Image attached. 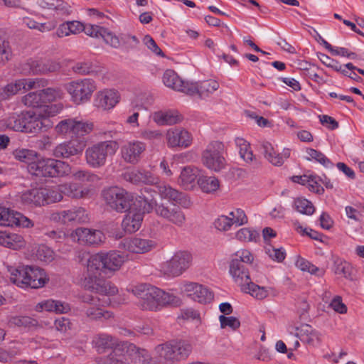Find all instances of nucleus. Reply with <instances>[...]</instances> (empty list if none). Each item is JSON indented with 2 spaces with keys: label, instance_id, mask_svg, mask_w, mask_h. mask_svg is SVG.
Returning a JSON list of instances; mask_svg holds the SVG:
<instances>
[{
  "label": "nucleus",
  "instance_id": "1",
  "mask_svg": "<svg viewBox=\"0 0 364 364\" xmlns=\"http://www.w3.org/2000/svg\"><path fill=\"white\" fill-rule=\"evenodd\" d=\"M132 293L139 299V306L142 310L157 311L168 306H178L181 299L175 295L149 284H141L132 289Z\"/></svg>",
  "mask_w": 364,
  "mask_h": 364
},
{
  "label": "nucleus",
  "instance_id": "2",
  "mask_svg": "<svg viewBox=\"0 0 364 364\" xmlns=\"http://www.w3.org/2000/svg\"><path fill=\"white\" fill-rule=\"evenodd\" d=\"M102 252L91 255L87 260V276L85 278L83 285L85 289L102 295H114L118 289L112 283L100 278L97 274L104 271Z\"/></svg>",
  "mask_w": 364,
  "mask_h": 364
},
{
  "label": "nucleus",
  "instance_id": "3",
  "mask_svg": "<svg viewBox=\"0 0 364 364\" xmlns=\"http://www.w3.org/2000/svg\"><path fill=\"white\" fill-rule=\"evenodd\" d=\"M193 350L190 341L176 339L156 346L154 348L156 357L159 360L173 364L186 360Z\"/></svg>",
  "mask_w": 364,
  "mask_h": 364
},
{
  "label": "nucleus",
  "instance_id": "4",
  "mask_svg": "<svg viewBox=\"0 0 364 364\" xmlns=\"http://www.w3.org/2000/svg\"><path fill=\"white\" fill-rule=\"evenodd\" d=\"M11 273V281L19 287H30L33 289L42 287L48 280L46 272L38 268L26 266L21 269L8 267Z\"/></svg>",
  "mask_w": 364,
  "mask_h": 364
},
{
  "label": "nucleus",
  "instance_id": "5",
  "mask_svg": "<svg viewBox=\"0 0 364 364\" xmlns=\"http://www.w3.org/2000/svg\"><path fill=\"white\" fill-rule=\"evenodd\" d=\"M63 109L60 103L47 106L43 112H33V111L25 112V131L28 133H37L43 129H47L52 126L49 117L54 116Z\"/></svg>",
  "mask_w": 364,
  "mask_h": 364
},
{
  "label": "nucleus",
  "instance_id": "6",
  "mask_svg": "<svg viewBox=\"0 0 364 364\" xmlns=\"http://www.w3.org/2000/svg\"><path fill=\"white\" fill-rule=\"evenodd\" d=\"M118 149L119 144L116 141L98 142L85 150L86 162L91 168H101L106 164L107 157L114 156Z\"/></svg>",
  "mask_w": 364,
  "mask_h": 364
},
{
  "label": "nucleus",
  "instance_id": "7",
  "mask_svg": "<svg viewBox=\"0 0 364 364\" xmlns=\"http://www.w3.org/2000/svg\"><path fill=\"white\" fill-rule=\"evenodd\" d=\"M102 196L112 210L119 213L130 210L134 203L133 194L119 186H111L104 189Z\"/></svg>",
  "mask_w": 364,
  "mask_h": 364
},
{
  "label": "nucleus",
  "instance_id": "8",
  "mask_svg": "<svg viewBox=\"0 0 364 364\" xmlns=\"http://www.w3.org/2000/svg\"><path fill=\"white\" fill-rule=\"evenodd\" d=\"M28 172L37 177L63 176L68 171V165L53 159H36L28 166Z\"/></svg>",
  "mask_w": 364,
  "mask_h": 364
},
{
  "label": "nucleus",
  "instance_id": "9",
  "mask_svg": "<svg viewBox=\"0 0 364 364\" xmlns=\"http://www.w3.org/2000/svg\"><path fill=\"white\" fill-rule=\"evenodd\" d=\"M224 145L215 141L210 142L203 151V164L209 169L220 171L225 166V159L223 156Z\"/></svg>",
  "mask_w": 364,
  "mask_h": 364
},
{
  "label": "nucleus",
  "instance_id": "10",
  "mask_svg": "<svg viewBox=\"0 0 364 364\" xmlns=\"http://www.w3.org/2000/svg\"><path fill=\"white\" fill-rule=\"evenodd\" d=\"M96 88L95 82L92 79L76 80L70 83V95L72 100L79 105L88 101Z\"/></svg>",
  "mask_w": 364,
  "mask_h": 364
},
{
  "label": "nucleus",
  "instance_id": "11",
  "mask_svg": "<svg viewBox=\"0 0 364 364\" xmlns=\"http://www.w3.org/2000/svg\"><path fill=\"white\" fill-rule=\"evenodd\" d=\"M180 290L190 299L199 303L210 302L213 298L208 287L196 282H185L181 284Z\"/></svg>",
  "mask_w": 364,
  "mask_h": 364
},
{
  "label": "nucleus",
  "instance_id": "12",
  "mask_svg": "<svg viewBox=\"0 0 364 364\" xmlns=\"http://www.w3.org/2000/svg\"><path fill=\"white\" fill-rule=\"evenodd\" d=\"M83 301L87 304L85 306V314L91 320H107L113 317V313L102 308V304H100V299L97 296L85 295Z\"/></svg>",
  "mask_w": 364,
  "mask_h": 364
},
{
  "label": "nucleus",
  "instance_id": "13",
  "mask_svg": "<svg viewBox=\"0 0 364 364\" xmlns=\"http://www.w3.org/2000/svg\"><path fill=\"white\" fill-rule=\"evenodd\" d=\"M73 241L80 245H98L105 239L104 233L99 230L85 228H77L70 235Z\"/></svg>",
  "mask_w": 364,
  "mask_h": 364
},
{
  "label": "nucleus",
  "instance_id": "14",
  "mask_svg": "<svg viewBox=\"0 0 364 364\" xmlns=\"http://www.w3.org/2000/svg\"><path fill=\"white\" fill-rule=\"evenodd\" d=\"M192 255L187 251H179L166 263V271L172 276L181 275L191 266Z\"/></svg>",
  "mask_w": 364,
  "mask_h": 364
},
{
  "label": "nucleus",
  "instance_id": "15",
  "mask_svg": "<svg viewBox=\"0 0 364 364\" xmlns=\"http://www.w3.org/2000/svg\"><path fill=\"white\" fill-rule=\"evenodd\" d=\"M0 225L1 226H19L22 228H31L33 223L23 214L0 208Z\"/></svg>",
  "mask_w": 364,
  "mask_h": 364
},
{
  "label": "nucleus",
  "instance_id": "16",
  "mask_svg": "<svg viewBox=\"0 0 364 364\" xmlns=\"http://www.w3.org/2000/svg\"><path fill=\"white\" fill-rule=\"evenodd\" d=\"M146 144L139 141H132L121 147V156L123 160L131 164H136L146 150Z\"/></svg>",
  "mask_w": 364,
  "mask_h": 364
},
{
  "label": "nucleus",
  "instance_id": "17",
  "mask_svg": "<svg viewBox=\"0 0 364 364\" xmlns=\"http://www.w3.org/2000/svg\"><path fill=\"white\" fill-rule=\"evenodd\" d=\"M120 95L114 89H104L97 92L94 99V106L105 111L113 108L119 101Z\"/></svg>",
  "mask_w": 364,
  "mask_h": 364
},
{
  "label": "nucleus",
  "instance_id": "18",
  "mask_svg": "<svg viewBox=\"0 0 364 364\" xmlns=\"http://www.w3.org/2000/svg\"><path fill=\"white\" fill-rule=\"evenodd\" d=\"M59 69V65L53 62H43L39 60L30 59L21 67V73L24 75L43 74L48 72H55Z\"/></svg>",
  "mask_w": 364,
  "mask_h": 364
},
{
  "label": "nucleus",
  "instance_id": "19",
  "mask_svg": "<svg viewBox=\"0 0 364 364\" xmlns=\"http://www.w3.org/2000/svg\"><path fill=\"white\" fill-rule=\"evenodd\" d=\"M168 146L174 148L181 146L188 147L192 143V136L190 132L182 128L170 129L166 134Z\"/></svg>",
  "mask_w": 364,
  "mask_h": 364
},
{
  "label": "nucleus",
  "instance_id": "20",
  "mask_svg": "<svg viewBox=\"0 0 364 364\" xmlns=\"http://www.w3.org/2000/svg\"><path fill=\"white\" fill-rule=\"evenodd\" d=\"M229 273L234 282L238 285L241 290L247 284L250 283V278L248 269L240 260L231 259L229 264Z\"/></svg>",
  "mask_w": 364,
  "mask_h": 364
},
{
  "label": "nucleus",
  "instance_id": "21",
  "mask_svg": "<svg viewBox=\"0 0 364 364\" xmlns=\"http://www.w3.org/2000/svg\"><path fill=\"white\" fill-rule=\"evenodd\" d=\"M155 211L158 215L178 227H181L185 223V214L178 207L170 208L164 204H159L156 205Z\"/></svg>",
  "mask_w": 364,
  "mask_h": 364
},
{
  "label": "nucleus",
  "instance_id": "22",
  "mask_svg": "<svg viewBox=\"0 0 364 364\" xmlns=\"http://www.w3.org/2000/svg\"><path fill=\"white\" fill-rule=\"evenodd\" d=\"M156 188L162 198L175 203L183 208H188L191 205V201L186 193L180 192L168 185H158Z\"/></svg>",
  "mask_w": 364,
  "mask_h": 364
},
{
  "label": "nucleus",
  "instance_id": "23",
  "mask_svg": "<svg viewBox=\"0 0 364 364\" xmlns=\"http://www.w3.org/2000/svg\"><path fill=\"white\" fill-rule=\"evenodd\" d=\"M261 151L265 159L270 164L276 166H281L289 158L291 153L289 149H284L282 153H278L268 141H262L261 143Z\"/></svg>",
  "mask_w": 364,
  "mask_h": 364
},
{
  "label": "nucleus",
  "instance_id": "24",
  "mask_svg": "<svg viewBox=\"0 0 364 364\" xmlns=\"http://www.w3.org/2000/svg\"><path fill=\"white\" fill-rule=\"evenodd\" d=\"M125 181L133 184L156 185L159 183V178L149 171L133 169L123 174Z\"/></svg>",
  "mask_w": 364,
  "mask_h": 364
},
{
  "label": "nucleus",
  "instance_id": "25",
  "mask_svg": "<svg viewBox=\"0 0 364 364\" xmlns=\"http://www.w3.org/2000/svg\"><path fill=\"white\" fill-rule=\"evenodd\" d=\"M129 345L132 343H124L122 347L112 351L107 357L99 358L98 364H134L132 356L128 355L127 353Z\"/></svg>",
  "mask_w": 364,
  "mask_h": 364
},
{
  "label": "nucleus",
  "instance_id": "26",
  "mask_svg": "<svg viewBox=\"0 0 364 364\" xmlns=\"http://www.w3.org/2000/svg\"><path fill=\"white\" fill-rule=\"evenodd\" d=\"M163 82L166 87L186 95L192 94L193 92L194 88H189L190 83L183 81L173 70H167L164 72Z\"/></svg>",
  "mask_w": 364,
  "mask_h": 364
},
{
  "label": "nucleus",
  "instance_id": "27",
  "mask_svg": "<svg viewBox=\"0 0 364 364\" xmlns=\"http://www.w3.org/2000/svg\"><path fill=\"white\" fill-rule=\"evenodd\" d=\"M123 245L131 252L144 254L155 248L156 242L153 240L132 237L125 240Z\"/></svg>",
  "mask_w": 364,
  "mask_h": 364
},
{
  "label": "nucleus",
  "instance_id": "28",
  "mask_svg": "<svg viewBox=\"0 0 364 364\" xmlns=\"http://www.w3.org/2000/svg\"><path fill=\"white\" fill-rule=\"evenodd\" d=\"M127 342H119V340L111 335L107 333H100L96 335L92 340V344L100 353L105 352L107 349H112L114 351L117 348L122 347Z\"/></svg>",
  "mask_w": 364,
  "mask_h": 364
},
{
  "label": "nucleus",
  "instance_id": "29",
  "mask_svg": "<svg viewBox=\"0 0 364 364\" xmlns=\"http://www.w3.org/2000/svg\"><path fill=\"white\" fill-rule=\"evenodd\" d=\"M200 177V170L194 166H185L181 170L178 183L185 189H191Z\"/></svg>",
  "mask_w": 364,
  "mask_h": 364
},
{
  "label": "nucleus",
  "instance_id": "30",
  "mask_svg": "<svg viewBox=\"0 0 364 364\" xmlns=\"http://www.w3.org/2000/svg\"><path fill=\"white\" fill-rule=\"evenodd\" d=\"M189 88L193 89L192 94L188 95L193 96L198 95L200 97H206L213 93L219 88V83L215 80H208L198 83H190Z\"/></svg>",
  "mask_w": 364,
  "mask_h": 364
},
{
  "label": "nucleus",
  "instance_id": "31",
  "mask_svg": "<svg viewBox=\"0 0 364 364\" xmlns=\"http://www.w3.org/2000/svg\"><path fill=\"white\" fill-rule=\"evenodd\" d=\"M127 353L128 355L132 356L134 364H157L147 350L133 343L129 345Z\"/></svg>",
  "mask_w": 364,
  "mask_h": 364
},
{
  "label": "nucleus",
  "instance_id": "32",
  "mask_svg": "<svg viewBox=\"0 0 364 364\" xmlns=\"http://www.w3.org/2000/svg\"><path fill=\"white\" fill-rule=\"evenodd\" d=\"M143 220V213L140 211L130 210L124 218L122 227L129 233L137 231Z\"/></svg>",
  "mask_w": 364,
  "mask_h": 364
},
{
  "label": "nucleus",
  "instance_id": "33",
  "mask_svg": "<svg viewBox=\"0 0 364 364\" xmlns=\"http://www.w3.org/2000/svg\"><path fill=\"white\" fill-rule=\"evenodd\" d=\"M93 129V124L83 120L76 119L70 120V135L81 139H86V136Z\"/></svg>",
  "mask_w": 364,
  "mask_h": 364
},
{
  "label": "nucleus",
  "instance_id": "34",
  "mask_svg": "<svg viewBox=\"0 0 364 364\" xmlns=\"http://www.w3.org/2000/svg\"><path fill=\"white\" fill-rule=\"evenodd\" d=\"M104 259V272H114L118 270L124 262V257L116 251L102 252Z\"/></svg>",
  "mask_w": 364,
  "mask_h": 364
},
{
  "label": "nucleus",
  "instance_id": "35",
  "mask_svg": "<svg viewBox=\"0 0 364 364\" xmlns=\"http://www.w3.org/2000/svg\"><path fill=\"white\" fill-rule=\"evenodd\" d=\"M43 192L41 188H36L26 190L20 196L21 202L26 205L41 206L43 205Z\"/></svg>",
  "mask_w": 364,
  "mask_h": 364
},
{
  "label": "nucleus",
  "instance_id": "36",
  "mask_svg": "<svg viewBox=\"0 0 364 364\" xmlns=\"http://www.w3.org/2000/svg\"><path fill=\"white\" fill-rule=\"evenodd\" d=\"M154 121L159 125H173L181 120V117L176 110L156 112L153 114Z\"/></svg>",
  "mask_w": 364,
  "mask_h": 364
},
{
  "label": "nucleus",
  "instance_id": "37",
  "mask_svg": "<svg viewBox=\"0 0 364 364\" xmlns=\"http://www.w3.org/2000/svg\"><path fill=\"white\" fill-rule=\"evenodd\" d=\"M25 112L21 114H12L5 122H0L1 129L6 127L14 131H25Z\"/></svg>",
  "mask_w": 364,
  "mask_h": 364
},
{
  "label": "nucleus",
  "instance_id": "38",
  "mask_svg": "<svg viewBox=\"0 0 364 364\" xmlns=\"http://www.w3.org/2000/svg\"><path fill=\"white\" fill-rule=\"evenodd\" d=\"M0 244L11 249L17 250L24 245L22 236L15 233L0 231Z\"/></svg>",
  "mask_w": 364,
  "mask_h": 364
},
{
  "label": "nucleus",
  "instance_id": "39",
  "mask_svg": "<svg viewBox=\"0 0 364 364\" xmlns=\"http://www.w3.org/2000/svg\"><path fill=\"white\" fill-rule=\"evenodd\" d=\"M35 309L39 312L43 311H54L56 314H63L66 312V308L62 302L51 299L45 300L38 303Z\"/></svg>",
  "mask_w": 364,
  "mask_h": 364
},
{
  "label": "nucleus",
  "instance_id": "40",
  "mask_svg": "<svg viewBox=\"0 0 364 364\" xmlns=\"http://www.w3.org/2000/svg\"><path fill=\"white\" fill-rule=\"evenodd\" d=\"M236 146L239 149L240 157L247 163H250L254 159V155L250 150V144L245 139L237 137L235 139Z\"/></svg>",
  "mask_w": 364,
  "mask_h": 364
},
{
  "label": "nucleus",
  "instance_id": "41",
  "mask_svg": "<svg viewBox=\"0 0 364 364\" xmlns=\"http://www.w3.org/2000/svg\"><path fill=\"white\" fill-rule=\"evenodd\" d=\"M333 271L336 274L343 275L345 278L353 280V267L348 262L342 259L334 261Z\"/></svg>",
  "mask_w": 364,
  "mask_h": 364
},
{
  "label": "nucleus",
  "instance_id": "42",
  "mask_svg": "<svg viewBox=\"0 0 364 364\" xmlns=\"http://www.w3.org/2000/svg\"><path fill=\"white\" fill-rule=\"evenodd\" d=\"M294 208L301 214L311 215L315 211L312 203L304 198H297L294 200Z\"/></svg>",
  "mask_w": 364,
  "mask_h": 364
},
{
  "label": "nucleus",
  "instance_id": "43",
  "mask_svg": "<svg viewBox=\"0 0 364 364\" xmlns=\"http://www.w3.org/2000/svg\"><path fill=\"white\" fill-rule=\"evenodd\" d=\"M242 291L251 294L257 299H263L268 296V290L265 287L255 284L252 280L250 283L243 287Z\"/></svg>",
  "mask_w": 364,
  "mask_h": 364
},
{
  "label": "nucleus",
  "instance_id": "44",
  "mask_svg": "<svg viewBox=\"0 0 364 364\" xmlns=\"http://www.w3.org/2000/svg\"><path fill=\"white\" fill-rule=\"evenodd\" d=\"M198 183L203 191L210 193L219 188L218 180L213 176H201L198 178Z\"/></svg>",
  "mask_w": 364,
  "mask_h": 364
},
{
  "label": "nucleus",
  "instance_id": "45",
  "mask_svg": "<svg viewBox=\"0 0 364 364\" xmlns=\"http://www.w3.org/2000/svg\"><path fill=\"white\" fill-rule=\"evenodd\" d=\"M23 23L30 29L38 30L41 32L50 31L56 26V24L53 22L41 23L29 17L23 18Z\"/></svg>",
  "mask_w": 364,
  "mask_h": 364
},
{
  "label": "nucleus",
  "instance_id": "46",
  "mask_svg": "<svg viewBox=\"0 0 364 364\" xmlns=\"http://www.w3.org/2000/svg\"><path fill=\"white\" fill-rule=\"evenodd\" d=\"M41 91L31 92L22 97V102L27 107H41L44 106Z\"/></svg>",
  "mask_w": 364,
  "mask_h": 364
},
{
  "label": "nucleus",
  "instance_id": "47",
  "mask_svg": "<svg viewBox=\"0 0 364 364\" xmlns=\"http://www.w3.org/2000/svg\"><path fill=\"white\" fill-rule=\"evenodd\" d=\"M37 324V321L28 316H11L8 321L9 327H31Z\"/></svg>",
  "mask_w": 364,
  "mask_h": 364
},
{
  "label": "nucleus",
  "instance_id": "48",
  "mask_svg": "<svg viewBox=\"0 0 364 364\" xmlns=\"http://www.w3.org/2000/svg\"><path fill=\"white\" fill-rule=\"evenodd\" d=\"M259 237L256 230L247 228L240 229L235 234L237 240L245 242H256Z\"/></svg>",
  "mask_w": 364,
  "mask_h": 364
},
{
  "label": "nucleus",
  "instance_id": "49",
  "mask_svg": "<svg viewBox=\"0 0 364 364\" xmlns=\"http://www.w3.org/2000/svg\"><path fill=\"white\" fill-rule=\"evenodd\" d=\"M14 155L16 159L28 164V166H30L37 159V153L35 151L25 149L16 150Z\"/></svg>",
  "mask_w": 364,
  "mask_h": 364
},
{
  "label": "nucleus",
  "instance_id": "50",
  "mask_svg": "<svg viewBox=\"0 0 364 364\" xmlns=\"http://www.w3.org/2000/svg\"><path fill=\"white\" fill-rule=\"evenodd\" d=\"M20 83L22 85V90L27 91L33 89H39L44 87L48 85V81L43 78H35V79H21Z\"/></svg>",
  "mask_w": 364,
  "mask_h": 364
},
{
  "label": "nucleus",
  "instance_id": "51",
  "mask_svg": "<svg viewBox=\"0 0 364 364\" xmlns=\"http://www.w3.org/2000/svg\"><path fill=\"white\" fill-rule=\"evenodd\" d=\"M20 80H16L14 83L8 84L4 87L0 88V99L5 100L12 95L17 94L22 90Z\"/></svg>",
  "mask_w": 364,
  "mask_h": 364
},
{
  "label": "nucleus",
  "instance_id": "52",
  "mask_svg": "<svg viewBox=\"0 0 364 364\" xmlns=\"http://www.w3.org/2000/svg\"><path fill=\"white\" fill-rule=\"evenodd\" d=\"M86 144L87 139H81L70 135V156L82 154Z\"/></svg>",
  "mask_w": 364,
  "mask_h": 364
},
{
  "label": "nucleus",
  "instance_id": "53",
  "mask_svg": "<svg viewBox=\"0 0 364 364\" xmlns=\"http://www.w3.org/2000/svg\"><path fill=\"white\" fill-rule=\"evenodd\" d=\"M41 191L45 195L43 196V205L58 202L63 198L61 193L58 189L41 188Z\"/></svg>",
  "mask_w": 364,
  "mask_h": 364
},
{
  "label": "nucleus",
  "instance_id": "54",
  "mask_svg": "<svg viewBox=\"0 0 364 364\" xmlns=\"http://www.w3.org/2000/svg\"><path fill=\"white\" fill-rule=\"evenodd\" d=\"M73 178L81 182L88 181L92 183L97 182L100 179L97 175L86 170H79L73 172Z\"/></svg>",
  "mask_w": 364,
  "mask_h": 364
},
{
  "label": "nucleus",
  "instance_id": "55",
  "mask_svg": "<svg viewBox=\"0 0 364 364\" xmlns=\"http://www.w3.org/2000/svg\"><path fill=\"white\" fill-rule=\"evenodd\" d=\"M101 32L102 34L100 38L103 39L105 43L109 45L114 48H118L120 47V36H117L105 28H103Z\"/></svg>",
  "mask_w": 364,
  "mask_h": 364
},
{
  "label": "nucleus",
  "instance_id": "56",
  "mask_svg": "<svg viewBox=\"0 0 364 364\" xmlns=\"http://www.w3.org/2000/svg\"><path fill=\"white\" fill-rule=\"evenodd\" d=\"M306 153L309 156L308 160L314 159L326 167L332 166L330 160L321 151L314 149H307Z\"/></svg>",
  "mask_w": 364,
  "mask_h": 364
},
{
  "label": "nucleus",
  "instance_id": "57",
  "mask_svg": "<svg viewBox=\"0 0 364 364\" xmlns=\"http://www.w3.org/2000/svg\"><path fill=\"white\" fill-rule=\"evenodd\" d=\"M40 91L43 98L42 100L43 105H45L47 102L55 101L57 99L61 98L62 97V93L59 90H55L49 87L41 90Z\"/></svg>",
  "mask_w": 364,
  "mask_h": 364
},
{
  "label": "nucleus",
  "instance_id": "58",
  "mask_svg": "<svg viewBox=\"0 0 364 364\" xmlns=\"http://www.w3.org/2000/svg\"><path fill=\"white\" fill-rule=\"evenodd\" d=\"M134 205L139 208L138 211L141 212L143 215L145 213H149L153 208L152 200L144 196H139L136 198Z\"/></svg>",
  "mask_w": 364,
  "mask_h": 364
},
{
  "label": "nucleus",
  "instance_id": "59",
  "mask_svg": "<svg viewBox=\"0 0 364 364\" xmlns=\"http://www.w3.org/2000/svg\"><path fill=\"white\" fill-rule=\"evenodd\" d=\"M230 220H232V225H242L247 223V217L245 211L240 208H236L229 214Z\"/></svg>",
  "mask_w": 364,
  "mask_h": 364
},
{
  "label": "nucleus",
  "instance_id": "60",
  "mask_svg": "<svg viewBox=\"0 0 364 364\" xmlns=\"http://www.w3.org/2000/svg\"><path fill=\"white\" fill-rule=\"evenodd\" d=\"M219 321L221 328L229 327L232 330H236L240 326V321L234 316H225V315H220L219 316Z\"/></svg>",
  "mask_w": 364,
  "mask_h": 364
},
{
  "label": "nucleus",
  "instance_id": "61",
  "mask_svg": "<svg viewBox=\"0 0 364 364\" xmlns=\"http://www.w3.org/2000/svg\"><path fill=\"white\" fill-rule=\"evenodd\" d=\"M70 221L84 223L88 221L87 214L82 208H75L70 211Z\"/></svg>",
  "mask_w": 364,
  "mask_h": 364
},
{
  "label": "nucleus",
  "instance_id": "62",
  "mask_svg": "<svg viewBox=\"0 0 364 364\" xmlns=\"http://www.w3.org/2000/svg\"><path fill=\"white\" fill-rule=\"evenodd\" d=\"M12 55L11 48L9 41H0V65H4Z\"/></svg>",
  "mask_w": 364,
  "mask_h": 364
},
{
  "label": "nucleus",
  "instance_id": "63",
  "mask_svg": "<svg viewBox=\"0 0 364 364\" xmlns=\"http://www.w3.org/2000/svg\"><path fill=\"white\" fill-rule=\"evenodd\" d=\"M265 252L270 258L278 262H282L285 259L286 253L282 248H275L269 245L265 247Z\"/></svg>",
  "mask_w": 364,
  "mask_h": 364
},
{
  "label": "nucleus",
  "instance_id": "64",
  "mask_svg": "<svg viewBox=\"0 0 364 364\" xmlns=\"http://www.w3.org/2000/svg\"><path fill=\"white\" fill-rule=\"evenodd\" d=\"M36 257L41 261L50 262L54 258V252L48 247L43 245L38 247L36 252Z\"/></svg>",
  "mask_w": 364,
  "mask_h": 364
}]
</instances>
